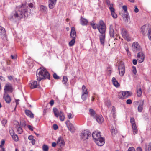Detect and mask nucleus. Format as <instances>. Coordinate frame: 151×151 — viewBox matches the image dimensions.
<instances>
[{
    "label": "nucleus",
    "mask_w": 151,
    "mask_h": 151,
    "mask_svg": "<svg viewBox=\"0 0 151 151\" xmlns=\"http://www.w3.org/2000/svg\"><path fill=\"white\" fill-rule=\"evenodd\" d=\"M142 94V92L141 89V88L137 89V96L140 97L141 96Z\"/></svg>",
    "instance_id": "nucleus-38"
},
{
    "label": "nucleus",
    "mask_w": 151,
    "mask_h": 151,
    "mask_svg": "<svg viewBox=\"0 0 151 151\" xmlns=\"http://www.w3.org/2000/svg\"><path fill=\"white\" fill-rule=\"evenodd\" d=\"M88 94H84V93H82L81 95V98L83 100H85L87 97Z\"/></svg>",
    "instance_id": "nucleus-41"
},
{
    "label": "nucleus",
    "mask_w": 151,
    "mask_h": 151,
    "mask_svg": "<svg viewBox=\"0 0 151 151\" xmlns=\"http://www.w3.org/2000/svg\"><path fill=\"white\" fill-rule=\"evenodd\" d=\"M111 132L112 135L115 134L117 132V131L116 129L114 127H112L111 129Z\"/></svg>",
    "instance_id": "nucleus-34"
},
{
    "label": "nucleus",
    "mask_w": 151,
    "mask_h": 151,
    "mask_svg": "<svg viewBox=\"0 0 151 151\" xmlns=\"http://www.w3.org/2000/svg\"><path fill=\"white\" fill-rule=\"evenodd\" d=\"M42 149L43 151H48L49 148L47 145H44L42 147Z\"/></svg>",
    "instance_id": "nucleus-40"
},
{
    "label": "nucleus",
    "mask_w": 151,
    "mask_h": 151,
    "mask_svg": "<svg viewBox=\"0 0 151 151\" xmlns=\"http://www.w3.org/2000/svg\"><path fill=\"white\" fill-rule=\"evenodd\" d=\"M137 151H142V149L140 147H138L136 149Z\"/></svg>",
    "instance_id": "nucleus-64"
},
{
    "label": "nucleus",
    "mask_w": 151,
    "mask_h": 151,
    "mask_svg": "<svg viewBox=\"0 0 151 151\" xmlns=\"http://www.w3.org/2000/svg\"><path fill=\"white\" fill-rule=\"evenodd\" d=\"M115 30H116L117 31L119 29L118 25H117L116 24H115Z\"/></svg>",
    "instance_id": "nucleus-62"
},
{
    "label": "nucleus",
    "mask_w": 151,
    "mask_h": 151,
    "mask_svg": "<svg viewBox=\"0 0 151 151\" xmlns=\"http://www.w3.org/2000/svg\"><path fill=\"white\" fill-rule=\"evenodd\" d=\"M124 20L126 22H128L130 20V18L129 16L128 12L124 13L123 14L122 16Z\"/></svg>",
    "instance_id": "nucleus-19"
},
{
    "label": "nucleus",
    "mask_w": 151,
    "mask_h": 151,
    "mask_svg": "<svg viewBox=\"0 0 151 151\" xmlns=\"http://www.w3.org/2000/svg\"><path fill=\"white\" fill-rule=\"evenodd\" d=\"M105 26H106V24L102 20H100L98 24H97V27H104Z\"/></svg>",
    "instance_id": "nucleus-32"
},
{
    "label": "nucleus",
    "mask_w": 151,
    "mask_h": 151,
    "mask_svg": "<svg viewBox=\"0 0 151 151\" xmlns=\"http://www.w3.org/2000/svg\"><path fill=\"white\" fill-rule=\"evenodd\" d=\"M145 57V55L142 52H139L137 54V60L140 63H141L144 61Z\"/></svg>",
    "instance_id": "nucleus-11"
},
{
    "label": "nucleus",
    "mask_w": 151,
    "mask_h": 151,
    "mask_svg": "<svg viewBox=\"0 0 151 151\" xmlns=\"http://www.w3.org/2000/svg\"><path fill=\"white\" fill-rule=\"evenodd\" d=\"M132 49L134 52H136L140 51L141 48L137 42H134L132 44Z\"/></svg>",
    "instance_id": "nucleus-8"
},
{
    "label": "nucleus",
    "mask_w": 151,
    "mask_h": 151,
    "mask_svg": "<svg viewBox=\"0 0 151 151\" xmlns=\"http://www.w3.org/2000/svg\"><path fill=\"white\" fill-rule=\"evenodd\" d=\"M112 81L113 84L116 87H119L120 85L115 78L113 77Z\"/></svg>",
    "instance_id": "nucleus-26"
},
{
    "label": "nucleus",
    "mask_w": 151,
    "mask_h": 151,
    "mask_svg": "<svg viewBox=\"0 0 151 151\" xmlns=\"http://www.w3.org/2000/svg\"><path fill=\"white\" fill-rule=\"evenodd\" d=\"M122 9L124 12V13L128 12L127 11V7L126 6H122Z\"/></svg>",
    "instance_id": "nucleus-51"
},
{
    "label": "nucleus",
    "mask_w": 151,
    "mask_h": 151,
    "mask_svg": "<svg viewBox=\"0 0 151 151\" xmlns=\"http://www.w3.org/2000/svg\"><path fill=\"white\" fill-rule=\"evenodd\" d=\"M33 136L32 135H30L28 137V139L30 140H32L33 139Z\"/></svg>",
    "instance_id": "nucleus-63"
},
{
    "label": "nucleus",
    "mask_w": 151,
    "mask_h": 151,
    "mask_svg": "<svg viewBox=\"0 0 151 151\" xmlns=\"http://www.w3.org/2000/svg\"><path fill=\"white\" fill-rule=\"evenodd\" d=\"M137 61L136 59H133V63L134 65H136L137 64Z\"/></svg>",
    "instance_id": "nucleus-61"
},
{
    "label": "nucleus",
    "mask_w": 151,
    "mask_h": 151,
    "mask_svg": "<svg viewBox=\"0 0 151 151\" xmlns=\"http://www.w3.org/2000/svg\"><path fill=\"white\" fill-rule=\"evenodd\" d=\"M106 1L107 4L109 6V8L110 7V6H111V5H112V7H113V4H110V1H109V0H106Z\"/></svg>",
    "instance_id": "nucleus-50"
},
{
    "label": "nucleus",
    "mask_w": 151,
    "mask_h": 151,
    "mask_svg": "<svg viewBox=\"0 0 151 151\" xmlns=\"http://www.w3.org/2000/svg\"><path fill=\"white\" fill-rule=\"evenodd\" d=\"M70 35L71 37L73 38H76V35L75 28L73 27H72L71 28Z\"/></svg>",
    "instance_id": "nucleus-22"
},
{
    "label": "nucleus",
    "mask_w": 151,
    "mask_h": 151,
    "mask_svg": "<svg viewBox=\"0 0 151 151\" xmlns=\"http://www.w3.org/2000/svg\"><path fill=\"white\" fill-rule=\"evenodd\" d=\"M118 70L119 75L121 76H123L125 73V66L124 63L121 61L118 63Z\"/></svg>",
    "instance_id": "nucleus-3"
},
{
    "label": "nucleus",
    "mask_w": 151,
    "mask_h": 151,
    "mask_svg": "<svg viewBox=\"0 0 151 151\" xmlns=\"http://www.w3.org/2000/svg\"><path fill=\"white\" fill-rule=\"evenodd\" d=\"M17 123L18 125H17L16 127L17 132L18 133L20 134L22 133L23 130L22 128L20 127V125L19 124L18 122H17Z\"/></svg>",
    "instance_id": "nucleus-30"
},
{
    "label": "nucleus",
    "mask_w": 151,
    "mask_h": 151,
    "mask_svg": "<svg viewBox=\"0 0 151 151\" xmlns=\"http://www.w3.org/2000/svg\"><path fill=\"white\" fill-rule=\"evenodd\" d=\"M20 125L22 126V127H24L26 125L25 123L24 122H20Z\"/></svg>",
    "instance_id": "nucleus-54"
},
{
    "label": "nucleus",
    "mask_w": 151,
    "mask_h": 151,
    "mask_svg": "<svg viewBox=\"0 0 151 151\" xmlns=\"http://www.w3.org/2000/svg\"><path fill=\"white\" fill-rule=\"evenodd\" d=\"M40 10L42 11L43 12H45L47 8L45 6L41 5L40 6Z\"/></svg>",
    "instance_id": "nucleus-42"
},
{
    "label": "nucleus",
    "mask_w": 151,
    "mask_h": 151,
    "mask_svg": "<svg viewBox=\"0 0 151 151\" xmlns=\"http://www.w3.org/2000/svg\"><path fill=\"white\" fill-rule=\"evenodd\" d=\"M57 144L58 146L61 147H63L65 145V142L61 137H58L57 141Z\"/></svg>",
    "instance_id": "nucleus-13"
},
{
    "label": "nucleus",
    "mask_w": 151,
    "mask_h": 151,
    "mask_svg": "<svg viewBox=\"0 0 151 151\" xmlns=\"http://www.w3.org/2000/svg\"><path fill=\"white\" fill-rule=\"evenodd\" d=\"M53 127L54 130H56L58 128V126L56 124H54L53 125Z\"/></svg>",
    "instance_id": "nucleus-59"
},
{
    "label": "nucleus",
    "mask_w": 151,
    "mask_h": 151,
    "mask_svg": "<svg viewBox=\"0 0 151 151\" xmlns=\"http://www.w3.org/2000/svg\"><path fill=\"white\" fill-rule=\"evenodd\" d=\"M95 141L98 145L100 146L103 145L105 142L104 139L102 137L100 138L99 139Z\"/></svg>",
    "instance_id": "nucleus-16"
},
{
    "label": "nucleus",
    "mask_w": 151,
    "mask_h": 151,
    "mask_svg": "<svg viewBox=\"0 0 151 151\" xmlns=\"http://www.w3.org/2000/svg\"><path fill=\"white\" fill-rule=\"evenodd\" d=\"M0 33L1 35H3L4 36L6 35V32L4 28L0 26Z\"/></svg>",
    "instance_id": "nucleus-35"
},
{
    "label": "nucleus",
    "mask_w": 151,
    "mask_h": 151,
    "mask_svg": "<svg viewBox=\"0 0 151 151\" xmlns=\"http://www.w3.org/2000/svg\"><path fill=\"white\" fill-rule=\"evenodd\" d=\"M5 144V141L4 140H3L1 141V144L0 145V147H1V146L3 147L4 145Z\"/></svg>",
    "instance_id": "nucleus-58"
},
{
    "label": "nucleus",
    "mask_w": 151,
    "mask_h": 151,
    "mask_svg": "<svg viewBox=\"0 0 151 151\" xmlns=\"http://www.w3.org/2000/svg\"><path fill=\"white\" fill-rule=\"evenodd\" d=\"M27 127L31 131H33V127L31 126L30 125H28L27 126Z\"/></svg>",
    "instance_id": "nucleus-57"
},
{
    "label": "nucleus",
    "mask_w": 151,
    "mask_h": 151,
    "mask_svg": "<svg viewBox=\"0 0 151 151\" xmlns=\"http://www.w3.org/2000/svg\"><path fill=\"white\" fill-rule=\"evenodd\" d=\"M99 124H101L104 121V119L101 115H97L94 118Z\"/></svg>",
    "instance_id": "nucleus-17"
},
{
    "label": "nucleus",
    "mask_w": 151,
    "mask_h": 151,
    "mask_svg": "<svg viewBox=\"0 0 151 151\" xmlns=\"http://www.w3.org/2000/svg\"><path fill=\"white\" fill-rule=\"evenodd\" d=\"M25 113L29 117L32 118H34V115L30 111L26 110L25 111Z\"/></svg>",
    "instance_id": "nucleus-29"
},
{
    "label": "nucleus",
    "mask_w": 151,
    "mask_h": 151,
    "mask_svg": "<svg viewBox=\"0 0 151 151\" xmlns=\"http://www.w3.org/2000/svg\"><path fill=\"white\" fill-rule=\"evenodd\" d=\"M37 80L40 81L41 80L44 78L49 79L50 74L44 68H40L37 70L36 73Z\"/></svg>",
    "instance_id": "nucleus-2"
},
{
    "label": "nucleus",
    "mask_w": 151,
    "mask_h": 151,
    "mask_svg": "<svg viewBox=\"0 0 151 151\" xmlns=\"http://www.w3.org/2000/svg\"><path fill=\"white\" fill-rule=\"evenodd\" d=\"M12 137L14 141H17L18 140V137L17 135L14 134L12 136Z\"/></svg>",
    "instance_id": "nucleus-46"
},
{
    "label": "nucleus",
    "mask_w": 151,
    "mask_h": 151,
    "mask_svg": "<svg viewBox=\"0 0 151 151\" xmlns=\"http://www.w3.org/2000/svg\"><path fill=\"white\" fill-rule=\"evenodd\" d=\"M109 32L110 36L111 37H114V26L112 24H111L110 25Z\"/></svg>",
    "instance_id": "nucleus-20"
},
{
    "label": "nucleus",
    "mask_w": 151,
    "mask_h": 151,
    "mask_svg": "<svg viewBox=\"0 0 151 151\" xmlns=\"http://www.w3.org/2000/svg\"><path fill=\"white\" fill-rule=\"evenodd\" d=\"M13 88L12 85L10 83H7L5 85L4 91V94H7L9 93L12 92Z\"/></svg>",
    "instance_id": "nucleus-7"
},
{
    "label": "nucleus",
    "mask_w": 151,
    "mask_h": 151,
    "mask_svg": "<svg viewBox=\"0 0 151 151\" xmlns=\"http://www.w3.org/2000/svg\"><path fill=\"white\" fill-rule=\"evenodd\" d=\"M146 149H147L148 151H151V142L146 145Z\"/></svg>",
    "instance_id": "nucleus-44"
},
{
    "label": "nucleus",
    "mask_w": 151,
    "mask_h": 151,
    "mask_svg": "<svg viewBox=\"0 0 151 151\" xmlns=\"http://www.w3.org/2000/svg\"><path fill=\"white\" fill-rule=\"evenodd\" d=\"M91 133L90 131L86 129L83 131L80 134L81 138L83 140H86L91 136Z\"/></svg>",
    "instance_id": "nucleus-4"
},
{
    "label": "nucleus",
    "mask_w": 151,
    "mask_h": 151,
    "mask_svg": "<svg viewBox=\"0 0 151 151\" xmlns=\"http://www.w3.org/2000/svg\"><path fill=\"white\" fill-rule=\"evenodd\" d=\"M106 26L104 27H97V28L101 34H105L106 32Z\"/></svg>",
    "instance_id": "nucleus-25"
},
{
    "label": "nucleus",
    "mask_w": 151,
    "mask_h": 151,
    "mask_svg": "<svg viewBox=\"0 0 151 151\" xmlns=\"http://www.w3.org/2000/svg\"><path fill=\"white\" fill-rule=\"evenodd\" d=\"M144 104V101L142 100L141 101L140 103V104L138 107V111L139 112H141L142 111L143 109V106Z\"/></svg>",
    "instance_id": "nucleus-27"
},
{
    "label": "nucleus",
    "mask_w": 151,
    "mask_h": 151,
    "mask_svg": "<svg viewBox=\"0 0 151 151\" xmlns=\"http://www.w3.org/2000/svg\"><path fill=\"white\" fill-rule=\"evenodd\" d=\"M9 132L10 133V134L12 136L14 134V132L13 130H10Z\"/></svg>",
    "instance_id": "nucleus-60"
},
{
    "label": "nucleus",
    "mask_w": 151,
    "mask_h": 151,
    "mask_svg": "<svg viewBox=\"0 0 151 151\" xmlns=\"http://www.w3.org/2000/svg\"><path fill=\"white\" fill-rule=\"evenodd\" d=\"M53 76L54 78L55 79H58L59 78V77L57 75L56 73H54L53 75Z\"/></svg>",
    "instance_id": "nucleus-56"
},
{
    "label": "nucleus",
    "mask_w": 151,
    "mask_h": 151,
    "mask_svg": "<svg viewBox=\"0 0 151 151\" xmlns=\"http://www.w3.org/2000/svg\"><path fill=\"white\" fill-rule=\"evenodd\" d=\"M91 25L93 29H96L97 28V27H96L95 26V24L93 22H91Z\"/></svg>",
    "instance_id": "nucleus-48"
},
{
    "label": "nucleus",
    "mask_w": 151,
    "mask_h": 151,
    "mask_svg": "<svg viewBox=\"0 0 151 151\" xmlns=\"http://www.w3.org/2000/svg\"><path fill=\"white\" fill-rule=\"evenodd\" d=\"M128 151H135V150L134 147H130L128 149Z\"/></svg>",
    "instance_id": "nucleus-53"
},
{
    "label": "nucleus",
    "mask_w": 151,
    "mask_h": 151,
    "mask_svg": "<svg viewBox=\"0 0 151 151\" xmlns=\"http://www.w3.org/2000/svg\"><path fill=\"white\" fill-rule=\"evenodd\" d=\"M68 80L67 76H63V82L64 84H66V83L67 81Z\"/></svg>",
    "instance_id": "nucleus-47"
},
{
    "label": "nucleus",
    "mask_w": 151,
    "mask_h": 151,
    "mask_svg": "<svg viewBox=\"0 0 151 151\" xmlns=\"http://www.w3.org/2000/svg\"><path fill=\"white\" fill-rule=\"evenodd\" d=\"M147 35L149 39L151 40V28H149L148 29Z\"/></svg>",
    "instance_id": "nucleus-45"
},
{
    "label": "nucleus",
    "mask_w": 151,
    "mask_h": 151,
    "mask_svg": "<svg viewBox=\"0 0 151 151\" xmlns=\"http://www.w3.org/2000/svg\"><path fill=\"white\" fill-rule=\"evenodd\" d=\"M132 71L133 73L134 74H136V73L137 71L136 68L134 66H133L132 68Z\"/></svg>",
    "instance_id": "nucleus-49"
},
{
    "label": "nucleus",
    "mask_w": 151,
    "mask_h": 151,
    "mask_svg": "<svg viewBox=\"0 0 151 151\" xmlns=\"http://www.w3.org/2000/svg\"><path fill=\"white\" fill-rule=\"evenodd\" d=\"M30 8L33 6V4L31 3L28 4H22L18 6L16 10L11 13L9 18L10 19H20L23 17L27 15L28 6Z\"/></svg>",
    "instance_id": "nucleus-1"
},
{
    "label": "nucleus",
    "mask_w": 151,
    "mask_h": 151,
    "mask_svg": "<svg viewBox=\"0 0 151 151\" xmlns=\"http://www.w3.org/2000/svg\"><path fill=\"white\" fill-rule=\"evenodd\" d=\"M88 21L86 19L81 17L80 19V23L82 25H86L88 24Z\"/></svg>",
    "instance_id": "nucleus-24"
},
{
    "label": "nucleus",
    "mask_w": 151,
    "mask_h": 151,
    "mask_svg": "<svg viewBox=\"0 0 151 151\" xmlns=\"http://www.w3.org/2000/svg\"><path fill=\"white\" fill-rule=\"evenodd\" d=\"M50 2L49 5V7L52 9L55 6L56 2L57 0H49Z\"/></svg>",
    "instance_id": "nucleus-23"
},
{
    "label": "nucleus",
    "mask_w": 151,
    "mask_h": 151,
    "mask_svg": "<svg viewBox=\"0 0 151 151\" xmlns=\"http://www.w3.org/2000/svg\"><path fill=\"white\" fill-rule=\"evenodd\" d=\"M75 38H73L69 43V45L70 46H73L75 42Z\"/></svg>",
    "instance_id": "nucleus-39"
},
{
    "label": "nucleus",
    "mask_w": 151,
    "mask_h": 151,
    "mask_svg": "<svg viewBox=\"0 0 151 151\" xmlns=\"http://www.w3.org/2000/svg\"><path fill=\"white\" fill-rule=\"evenodd\" d=\"M82 93L84 94H88V92L86 86L84 85H83L82 88Z\"/></svg>",
    "instance_id": "nucleus-37"
},
{
    "label": "nucleus",
    "mask_w": 151,
    "mask_h": 151,
    "mask_svg": "<svg viewBox=\"0 0 151 151\" xmlns=\"http://www.w3.org/2000/svg\"><path fill=\"white\" fill-rule=\"evenodd\" d=\"M89 113L91 116L94 118H95L97 115L95 111L93 109H90Z\"/></svg>",
    "instance_id": "nucleus-31"
},
{
    "label": "nucleus",
    "mask_w": 151,
    "mask_h": 151,
    "mask_svg": "<svg viewBox=\"0 0 151 151\" xmlns=\"http://www.w3.org/2000/svg\"><path fill=\"white\" fill-rule=\"evenodd\" d=\"M132 103V101L130 99H128L127 100L126 103L128 104H130Z\"/></svg>",
    "instance_id": "nucleus-55"
},
{
    "label": "nucleus",
    "mask_w": 151,
    "mask_h": 151,
    "mask_svg": "<svg viewBox=\"0 0 151 151\" xmlns=\"http://www.w3.org/2000/svg\"><path fill=\"white\" fill-rule=\"evenodd\" d=\"M130 123H131L133 132L134 134H137L138 129L136 124L135 123V120L133 118H130Z\"/></svg>",
    "instance_id": "nucleus-6"
},
{
    "label": "nucleus",
    "mask_w": 151,
    "mask_h": 151,
    "mask_svg": "<svg viewBox=\"0 0 151 151\" xmlns=\"http://www.w3.org/2000/svg\"><path fill=\"white\" fill-rule=\"evenodd\" d=\"M68 117L69 119H72L74 117V115L73 113H68L67 114Z\"/></svg>",
    "instance_id": "nucleus-43"
},
{
    "label": "nucleus",
    "mask_w": 151,
    "mask_h": 151,
    "mask_svg": "<svg viewBox=\"0 0 151 151\" xmlns=\"http://www.w3.org/2000/svg\"><path fill=\"white\" fill-rule=\"evenodd\" d=\"M109 9L111 12V14L112 17L114 19L117 17V14L115 12V9L113 7H112V5H111Z\"/></svg>",
    "instance_id": "nucleus-18"
},
{
    "label": "nucleus",
    "mask_w": 151,
    "mask_h": 151,
    "mask_svg": "<svg viewBox=\"0 0 151 151\" xmlns=\"http://www.w3.org/2000/svg\"><path fill=\"white\" fill-rule=\"evenodd\" d=\"M39 85L37 82L35 81H31L29 84V86L31 88H37Z\"/></svg>",
    "instance_id": "nucleus-15"
},
{
    "label": "nucleus",
    "mask_w": 151,
    "mask_h": 151,
    "mask_svg": "<svg viewBox=\"0 0 151 151\" xmlns=\"http://www.w3.org/2000/svg\"><path fill=\"white\" fill-rule=\"evenodd\" d=\"M59 116L60 120L61 121H64L65 119V116L63 113L61 111H60Z\"/></svg>",
    "instance_id": "nucleus-33"
},
{
    "label": "nucleus",
    "mask_w": 151,
    "mask_h": 151,
    "mask_svg": "<svg viewBox=\"0 0 151 151\" xmlns=\"http://www.w3.org/2000/svg\"><path fill=\"white\" fill-rule=\"evenodd\" d=\"M149 28V26L148 25L146 24L144 25L141 28V32L143 35H145L146 34L147 30H148Z\"/></svg>",
    "instance_id": "nucleus-14"
},
{
    "label": "nucleus",
    "mask_w": 151,
    "mask_h": 151,
    "mask_svg": "<svg viewBox=\"0 0 151 151\" xmlns=\"http://www.w3.org/2000/svg\"><path fill=\"white\" fill-rule=\"evenodd\" d=\"M7 122V120L6 119H3L2 121V124L3 125L5 126Z\"/></svg>",
    "instance_id": "nucleus-52"
},
{
    "label": "nucleus",
    "mask_w": 151,
    "mask_h": 151,
    "mask_svg": "<svg viewBox=\"0 0 151 151\" xmlns=\"http://www.w3.org/2000/svg\"><path fill=\"white\" fill-rule=\"evenodd\" d=\"M122 34L123 37L127 41H129L131 40V37L127 32V31L124 30L122 29Z\"/></svg>",
    "instance_id": "nucleus-10"
},
{
    "label": "nucleus",
    "mask_w": 151,
    "mask_h": 151,
    "mask_svg": "<svg viewBox=\"0 0 151 151\" xmlns=\"http://www.w3.org/2000/svg\"><path fill=\"white\" fill-rule=\"evenodd\" d=\"M92 137L94 141L99 139L101 137L100 132L95 131L93 132L92 134Z\"/></svg>",
    "instance_id": "nucleus-12"
},
{
    "label": "nucleus",
    "mask_w": 151,
    "mask_h": 151,
    "mask_svg": "<svg viewBox=\"0 0 151 151\" xmlns=\"http://www.w3.org/2000/svg\"><path fill=\"white\" fill-rule=\"evenodd\" d=\"M4 98L6 103H9L10 102L11 100L10 97L7 94H4Z\"/></svg>",
    "instance_id": "nucleus-28"
},
{
    "label": "nucleus",
    "mask_w": 151,
    "mask_h": 151,
    "mask_svg": "<svg viewBox=\"0 0 151 151\" xmlns=\"http://www.w3.org/2000/svg\"><path fill=\"white\" fill-rule=\"evenodd\" d=\"M101 34L99 36L101 44L104 45V43L105 35V34Z\"/></svg>",
    "instance_id": "nucleus-21"
},
{
    "label": "nucleus",
    "mask_w": 151,
    "mask_h": 151,
    "mask_svg": "<svg viewBox=\"0 0 151 151\" xmlns=\"http://www.w3.org/2000/svg\"><path fill=\"white\" fill-rule=\"evenodd\" d=\"M132 95L131 93L128 91H122L119 93V98L122 99L127 98Z\"/></svg>",
    "instance_id": "nucleus-5"
},
{
    "label": "nucleus",
    "mask_w": 151,
    "mask_h": 151,
    "mask_svg": "<svg viewBox=\"0 0 151 151\" xmlns=\"http://www.w3.org/2000/svg\"><path fill=\"white\" fill-rule=\"evenodd\" d=\"M65 123L68 130L72 132L75 131V129L73 124L70 122L69 120L66 121Z\"/></svg>",
    "instance_id": "nucleus-9"
},
{
    "label": "nucleus",
    "mask_w": 151,
    "mask_h": 151,
    "mask_svg": "<svg viewBox=\"0 0 151 151\" xmlns=\"http://www.w3.org/2000/svg\"><path fill=\"white\" fill-rule=\"evenodd\" d=\"M53 111L55 116L58 118L59 116L60 112H59L58 110L56 108L53 109Z\"/></svg>",
    "instance_id": "nucleus-36"
}]
</instances>
